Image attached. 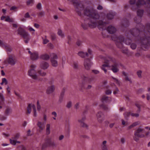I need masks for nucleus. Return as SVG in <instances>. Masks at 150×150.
I'll return each mask as SVG.
<instances>
[{
	"label": "nucleus",
	"mask_w": 150,
	"mask_h": 150,
	"mask_svg": "<svg viewBox=\"0 0 150 150\" xmlns=\"http://www.w3.org/2000/svg\"><path fill=\"white\" fill-rule=\"evenodd\" d=\"M144 10L138 9L137 11V16L134 18L135 22L137 24L138 28H134L129 30L127 28L129 25V21L125 18L121 23V27L123 31L126 30V39L122 35L117 36L113 35L111 37L112 40L116 42L117 47L122 49L123 53L127 52V49L124 48L122 44L124 42L127 45H130L132 40L140 45L142 49L144 50L148 49L150 46V23H147L144 26L141 23Z\"/></svg>",
	"instance_id": "1"
},
{
	"label": "nucleus",
	"mask_w": 150,
	"mask_h": 150,
	"mask_svg": "<svg viewBox=\"0 0 150 150\" xmlns=\"http://www.w3.org/2000/svg\"><path fill=\"white\" fill-rule=\"evenodd\" d=\"M71 1L79 16L81 17L83 16L88 17L87 20H85V23L82 24L81 26L83 29H86L88 26L91 28L98 27L100 30H103L102 34L104 38L108 37V35L105 34V31L110 34H113L116 32V30L115 27L112 25L106 27V25L109 24L108 21L105 22L104 19L98 20L99 18V16L96 10L89 7L84 8L83 5L78 0H72Z\"/></svg>",
	"instance_id": "2"
},
{
	"label": "nucleus",
	"mask_w": 150,
	"mask_h": 150,
	"mask_svg": "<svg viewBox=\"0 0 150 150\" xmlns=\"http://www.w3.org/2000/svg\"><path fill=\"white\" fill-rule=\"evenodd\" d=\"M105 64L102 65L101 69L103 70L105 73L107 72V69L110 67V63L111 62L113 63L112 65L111 70L114 73L117 72L119 71L118 67L119 64L116 62V59L112 58L110 56H108L106 57H103Z\"/></svg>",
	"instance_id": "3"
},
{
	"label": "nucleus",
	"mask_w": 150,
	"mask_h": 150,
	"mask_svg": "<svg viewBox=\"0 0 150 150\" xmlns=\"http://www.w3.org/2000/svg\"><path fill=\"white\" fill-rule=\"evenodd\" d=\"M18 34L24 40L25 43L28 42L30 39L29 34L23 28L20 27L17 30Z\"/></svg>",
	"instance_id": "4"
},
{
	"label": "nucleus",
	"mask_w": 150,
	"mask_h": 150,
	"mask_svg": "<svg viewBox=\"0 0 150 150\" xmlns=\"http://www.w3.org/2000/svg\"><path fill=\"white\" fill-rule=\"evenodd\" d=\"M16 59L15 56L13 55H10L4 61L5 64H9L11 65H14L16 63Z\"/></svg>",
	"instance_id": "5"
},
{
	"label": "nucleus",
	"mask_w": 150,
	"mask_h": 150,
	"mask_svg": "<svg viewBox=\"0 0 150 150\" xmlns=\"http://www.w3.org/2000/svg\"><path fill=\"white\" fill-rule=\"evenodd\" d=\"M47 60L50 58L51 59V62L53 66L57 67L58 65L57 62V61L58 58L57 55L54 53H52L50 54V56L47 54Z\"/></svg>",
	"instance_id": "6"
},
{
	"label": "nucleus",
	"mask_w": 150,
	"mask_h": 150,
	"mask_svg": "<svg viewBox=\"0 0 150 150\" xmlns=\"http://www.w3.org/2000/svg\"><path fill=\"white\" fill-rule=\"evenodd\" d=\"M145 131L144 129L141 128L139 127L134 132V136H137L138 137L143 138L145 137Z\"/></svg>",
	"instance_id": "7"
},
{
	"label": "nucleus",
	"mask_w": 150,
	"mask_h": 150,
	"mask_svg": "<svg viewBox=\"0 0 150 150\" xmlns=\"http://www.w3.org/2000/svg\"><path fill=\"white\" fill-rule=\"evenodd\" d=\"M35 66L33 65L31 66V68L28 71V74L33 79H37V76L36 75V72L35 70Z\"/></svg>",
	"instance_id": "8"
},
{
	"label": "nucleus",
	"mask_w": 150,
	"mask_h": 150,
	"mask_svg": "<svg viewBox=\"0 0 150 150\" xmlns=\"http://www.w3.org/2000/svg\"><path fill=\"white\" fill-rule=\"evenodd\" d=\"M41 59L43 61H42L41 66L42 69H44L47 68V54H42L40 57Z\"/></svg>",
	"instance_id": "9"
},
{
	"label": "nucleus",
	"mask_w": 150,
	"mask_h": 150,
	"mask_svg": "<svg viewBox=\"0 0 150 150\" xmlns=\"http://www.w3.org/2000/svg\"><path fill=\"white\" fill-rule=\"evenodd\" d=\"M32 108L33 109L34 116L35 117L36 116L37 114L36 112V107L33 104H30L28 105L27 108V114H29L30 113Z\"/></svg>",
	"instance_id": "10"
},
{
	"label": "nucleus",
	"mask_w": 150,
	"mask_h": 150,
	"mask_svg": "<svg viewBox=\"0 0 150 150\" xmlns=\"http://www.w3.org/2000/svg\"><path fill=\"white\" fill-rule=\"evenodd\" d=\"M88 54L87 53H84L83 52H80L78 53V55L82 58H84L86 57H89L90 58H92V55L91 54L92 51L90 49H88Z\"/></svg>",
	"instance_id": "11"
},
{
	"label": "nucleus",
	"mask_w": 150,
	"mask_h": 150,
	"mask_svg": "<svg viewBox=\"0 0 150 150\" xmlns=\"http://www.w3.org/2000/svg\"><path fill=\"white\" fill-rule=\"evenodd\" d=\"M92 64V63L90 59L87 58L85 60L84 65L86 69L87 70L90 69Z\"/></svg>",
	"instance_id": "12"
},
{
	"label": "nucleus",
	"mask_w": 150,
	"mask_h": 150,
	"mask_svg": "<svg viewBox=\"0 0 150 150\" xmlns=\"http://www.w3.org/2000/svg\"><path fill=\"white\" fill-rule=\"evenodd\" d=\"M0 46L5 48L7 52H11L12 50L11 47L7 44L3 42L0 40Z\"/></svg>",
	"instance_id": "13"
},
{
	"label": "nucleus",
	"mask_w": 150,
	"mask_h": 150,
	"mask_svg": "<svg viewBox=\"0 0 150 150\" xmlns=\"http://www.w3.org/2000/svg\"><path fill=\"white\" fill-rule=\"evenodd\" d=\"M97 117L98 121L102 122L104 119V115L101 112H99L97 114Z\"/></svg>",
	"instance_id": "14"
},
{
	"label": "nucleus",
	"mask_w": 150,
	"mask_h": 150,
	"mask_svg": "<svg viewBox=\"0 0 150 150\" xmlns=\"http://www.w3.org/2000/svg\"><path fill=\"white\" fill-rule=\"evenodd\" d=\"M28 53L30 54L31 59L33 60H36L38 58V54L37 52L32 53L30 51H28Z\"/></svg>",
	"instance_id": "15"
},
{
	"label": "nucleus",
	"mask_w": 150,
	"mask_h": 150,
	"mask_svg": "<svg viewBox=\"0 0 150 150\" xmlns=\"http://www.w3.org/2000/svg\"><path fill=\"white\" fill-rule=\"evenodd\" d=\"M81 79L84 82L86 81L89 83H91L94 79L93 78H90L88 76H86L84 75L81 76Z\"/></svg>",
	"instance_id": "16"
},
{
	"label": "nucleus",
	"mask_w": 150,
	"mask_h": 150,
	"mask_svg": "<svg viewBox=\"0 0 150 150\" xmlns=\"http://www.w3.org/2000/svg\"><path fill=\"white\" fill-rule=\"evenodd\" d=\"M125 118L127 119V117L130 115L133 117H138L139 116V114L138 113H131L130 112H127L124 114Z\"/></svg>",
	"instance_id": "17"
},
{
	"label": "nucleus",
	"mask_w": 150,
	"mask_h": 150,
	"mask_svg": "<svg viewBox=\"0 0 150 150\" xmlns=\"http://www.w3.org/2000/svg\"><path fill=\"white\" fill-rule=\"evenodd\" d=\"M37 125L39 128L40 132L44 129L45 126V123L44 122H38L37 123Z\"/></svg>",
	"instance_id": "18"
},
{
	"label": "nucleus",
	"mask_w": 150,
	"mask_h": 150,
	"mask_svg": "<svg viewBox=\"0 0 150 150\" xmlns=\"http://www.w3.org/2000/svg\"><path fill=\"white\" fill-rule=\"evenodd\" d=\"M101 100L102 102L103 103H108L111 101V98L110 97L104 95L102 96Z\"/></svg>",
	"instance_id": "19"
},
{
	"label": "nucleus",
	"mask_w": 150,
	"mask_h": 150,
	"mask_svg": "<svg viewBox=\"0 0 150 150\" xmlns=\"http://www.w3.org/2000/svg\"><path fill=\"white\" fill-rule=\"evenodd\" d=\"M12 112V110L10 107H8L6 108L4 112V114L6 116L11 115Z\"/></svg>",
	"instance_id": "20"
},
{
	"label": "nucleus",
	"mask_w": 150,
	"mask_h": 150,
	"mask_svg": "<svg viewBox=\"0 0 150 150\" xmlns=\"http://www.w3.org/2000/svg\"><path fill=\"white\" fill-rule=\"evenodd\" d=\"M50 86L47 88V94L52 93L55 89V87L53 85H52V82L50 83Z\"/></svg>",
	"instance_id": "21"
},
{
	"label": "nucleus",
	"mask_w": 150,
	"mask_h": 150,
	"mask_svg": "<svg viewBox=\"0 0 150 150\" xmlns=\"http://www.w3.org/2000/svg\"><path fill=\"white\" fill-rule=\"evenodd\" d=\"M115 14L116 13L115 12L111 11L108 13L107 17L108 19L111 20L113 18Z\"/></svg>",
	"instance_id": "22"
},
{
	"label": "nucleus",
	"mask_w": 150,
	"mask_h": 150,
	"mask_svg": "<svg viewBox=\"0 0 150 150\" xmlns=\"http://www.w3.org/2000/svg\"><path fill=\"white\" fill-rule=\"evenodd\" d=\"M85 119V117H82L81 120H79V122L80 123L82 127L87 128L88 126L87 125L84 123L83 122Z\"/></svg>",
	"instance_id": "23"
},
{
	"label": "nucleus",
	"mask_w": 150,
	"mask_h": 150,
	"mask_svg": "<svg viewBox=\"0 0 150 150\" xmlns=\"http://www.w3.org/2000/svg\"><path fill=\"white\" fill-rule=\"evenodd\" d=\"M65 88H64L63 89L62 92L61 93L60 95L59 96V100L58 101V102L59 103H61L63 101L64 94L65 91Z\"/></svg>",
	"instance_id": "24"
},
{
	"label": "nucleus",
	"mask_w": 150,
	"mask_h": 150,
	"mask_svg": "<svg viewBox=\"0 0 150 150\" xmlns=\"http://www.w3.org/2000/svg\"><path fill=\"white\" fill-rule=\"evenodd\" d=\"M47 146H50L54 148L57 145L53 142L51 141H49L47 138Z\"/></svg>",
	"instance_id": "25"
},
{
	"label": "nucleus",
	"mask_w": 150,
	"mask_h": 150,
	"mask_svg": "<svg viewBox=\"0 0 150 150\" xmlns=\"http://www.w3.org/2000/svg\"><path fill=\"white\" fill-rule=\"evenodd\" d=\"M106 141H104L103 142L101 145L102 148L103 150H108L107 146L106 145Z\"/></svg>",
	"instance_id": "26"
},
{
	"label": "nucleus",
	"mask_w": 150,
	"mask_h": 150,
	"mask_svg": "<svg viewBox=\"0 0 150 150\" xmlns=\"http://www.w3.org/2000/svg\"><path fill=\"white\" fill-rule=\"evenodd\" d=\"M82 89H83L86 88L87 89H89L91 88V86L90 85H89L88 86L87 88H86L85 85L83 83L82 84H81L80 85Z\"/></svg>",
	"instance_id": "27"
},
{
	"label": "nucleus",
	"mask_w": 150,
	"mask_h": 150,
	"mask_svg": "<svg viewBox=\"0 0 150 150\" xmlns=\"http://www.w3.org/2000/svg\"><path fill=\"white\" fill-rule=\"evenodd\" d=\"M100 108L102 109L103 110H108V107L107 106L104 104L101 105H100Z\"/></svg>",
	"instance_id": "28"
},
{
	"label": "nucleus",
	"mask_w": 150,
	"mask_h": 150,
	"mask_svg": "<svg viewBox=\"0 0 150 150\" xmlns=\"http://www.w3.org/2000/svg\"><path fill=\"white\" fill-rule=\"evenodd\" d=\"M5 21L9 22H14L13 19V18H10L9 16H7L6 17V18Z\"/></svg>",
	"instance_id": "29"
},
{
	"label": "nucleus",
	"mask_w": 150,
	"mask_h": 150,
	"mask_svg": "<svg viewBox=\"0 0 150 150\" xmlns=\"http://www.w3.org/2000/svg\"><path fill=\"white\" fill-rule=\"evenodd\" d=\"M26 3L28 6H32L34 3V0H26Z\"/></svg>",
	"instance_id": "30"
},
{
	"label": "nucleus",
	"mask_w": 150,
	"mask_h": 150,
	"mask_svg": "<svg viewBox=\"0 0 150 150\" xmlns=\"http://www.w3.org/2000/svg\"><path fill=\"white\" fill-rule=\"evenodd\" d=\"M122 74L125 76V79L126 81H128L130 82V83H131V81L130 79H129L128 77L127 76L126 73L125 72H122Z\"/></svg>",
	"instance_id": "31"
},
{
	"label": "nucleus",
	"mask_w": 150,
	"mask_h": 150,
	"mask_svg": "<svg viewBox=\"0 0 150 150\" xmlns=\"http://www.w3.org/2000/svg\"><path fill=\"white\" fill-rule=\"evenodd\" d=\"M19 134L18 133H16L14 136V137H12V139L16 140L19 138Z\"/></svg>",
	"instance_id": "32"
},
{
	"label": "nucleus",
	"mask_w": 150,
	"mask_h": 150,
	"mask_svg": "<svg viewBox=\"0 0 150 150\" xmlns=\"http://www.w3.org/2000/svg\"><path fill=\"white\" fill-rule=\"evenodd\" d=\"M9 141L11 144L15 145L16 144V140L14 139H10Z\"/></svg>",
	"instance_id": "33"
},
{
	"label": "nucleus",
	"mask_w": 150,
	"mask_h": 150,
	"mask_svg": "<svg viewBox=\"0 0 150 150\" xmlns=\"http://www.w3.org/2000/svg\"><path fill=\"white\" fill-rule=\"evenodd\" d=\"M58 34L61 37L63 38L64 36V35L62 33V30L60 29L58 31Z\"/></svg>",
	"instance_id": "34"
},
{
	"label": "nucleus",
	"mask_w": 150,
	"mask_h": 150,
	"mask_svg": "<svg viewBox=\"0 0 150 150\" xmlns=\"http://www.w3.org/2000/svg\"><path fill=\"white\" fill-rule=\"evenodd\" d=\"M131 48L133 50L135 49L137 47V45L134 43H132L130 45Z\"/></svg>",
	"instance_id": "35"
},
{
	"label": "nucleus",
	"mask_w": 150,
	"mask_h": 150,
	"mask_svg": "<svg viewBox=\"0 0 150 150\" xmlns=\"http://www.w3.org/2000/svg\"><path fill=\"white\" fill-rule=\"evenodd\" d=\"M19 150H26V148L23 145H21L18 147Z\"/></svg>",
	"instance_id": "36"
},
{
	"label": "nucleus",
	"mask_w": 150,
	"mask_h": 150,
	"mask_svg": "<svg viewBox=\"0 0 150 150\" xmlns=\"http://www.w3.org/2000/svg\"><path fill=\"white\" fill-rule=\"evenodd\" d=\"M28 30L30 32H31L33 34L35 31V30L32 27H28Z\"/></svg>",
	"instance_id": "37"
},
{
	"label": "nucleus",
	"mask_w": 150,
	"mask_h": 150,
	"mask_svg": "<svg viewBox=\"0 0 150 150\" xmlns=\"http://www.w3.org/2000/svg\"><path fill=\"white\" fill-rule=\"evenodd\" d=\"M6 117L4 115H0V120H4L6 119Z\"/></svg>",
	"instance_id": "38"
},
{
	"label": "nucleus",
	"mask_w": 150,
	"mask_h": 150,
	"mask_svg": "<svg viewBox=\"0 0 150 150\" xmlns=\"http://www.w3.org/2000/svg\"><path fill=\"white\" fill-rule=\"evenodd\" d=\"M44 12L43 11H40L38 13V15L39 17H42L44 16Z\"/></svg>",
	"instance_id": "39"
},
{
	"label": "nucleus",
	"mask_w": 150,
	"mask_h": 150,
	"mask_svg": "<svg viewBox=\"0 0 150 150\" xmlns=\"http://www.w3.org/2000/svg\"><path fill=\"white\" fill-rule=\"evenodd\" d=\"M38 73L39 74L42 76H45L46 74V73L42 71H39Z\"/></svg>",
	"instance_id": "40"
},
{
	"label": "nucleus",
	"mask_w": 150,
	"mask_h": 150,
	"mask_svg": "<svg viewBox=\"0 0 150 150\" xmlns=\"http://www.w3.org/2000/svg\"><path fill=\"white\" fill-rule=\"evenodd\" d=\"M113 79L114 80V82L117 85H120V82L117 79L114 77H112Z\"/></svg>",
	"instance_id": "41"
},
{
	"label": "nucleus",
	"mask_w": 150,
	"mask_h": 150,
	"mask_svg": "<svg viewBox=\"0 0 150 150\" xmlns=\"http://www.w3.org/2000/svg\"><path fill=\"white\" fill-rule=\"evenodd\" d=\"M47 147V143H46V142H45L44 144H42V150H43L45 149Z\"/></svg>",
	"instance_id": "42"
},
{
	"label": "nucleus",
	"mask_w": 150,
	"mask_h": 150,
	"mask_svg": "<svg viewBox=\"0 0 150 150\" xmlns=\"http://www.w3.org/2000/svg\"><path fill=\"white\" fill-rule=\"evenodd\" d=\"M51 38L52 40H55L56 38L55 35L54 33H52L51 34Z\"/></svg>",
	"instance_id": "43"
},
{
	"label": "nucleus",
	"mask_w": 150,
	"mask_h": 150,
	"mask_svg": "<svg viewBox=\"0 0 150 150\" xmlns=\"http://www.w3.org/2000/svg\"><path fill=\"white\" fill-rule=\"evenodd\" d=\"M52 115L53 116H54V117H53V118L54 120H55L56 118L55 117H56L57 116V114L56 112H52Z\"/></svg>",
	"instance_id": "44"
},
{
	"label": "nucleus",
	"mask_w": 150,
	"mask_h": 150,
	"mask_svg": "<svg viewBox=\"0 0 150 150\" xmlns=\"http://www.w3.org/2000/svg\"><path fill=\"white\" fill-rule=\"evenodd\" d=\"M92 72L95 74H97L99 73V71L97 70L93 69L92 70Z\"/></svg>",
	"instance_id": "45"
},
{
	"label": "nucleus",
	"mask_w": 150,
	"mask_h": 150,
	"mask_svg": "<svg viewBox=\"0 0 150 150\" xmlns=\"http://www.w3.org/2000/svg\"><path fill=\"white\" fill-rule=\"evenodd\" d=\"M47 47H49L50 49H52L53 48V45L52 44L50 43L47 44Z\"/></svg>",
	"instance_id": "46"
},
{
	"label": "nucleus",
	"mask_w": 150,
	"mask_h": 150,
	"mask_svg": "<svg viewBox=\"0 0 150 150\" xmlns=\"http://www.w3.org/2000/svg\"><path fill=\"white\" fill-rule=\"evenodd\" d=\"M2 81L5 85H7L8 83V82L6 79L5 78H3L2 79Z\"/></svg>",
	"instance_id": "47"
},
{
	"label": "nucleus",
	"mask_w": 150,
	"mask_h": 150,
	"mask_svg": "<svg viewBox=\"0 0 150 150\" xmlns=\"http://www.w3.org/2000/svg\"><path fill=\"white\" fill-rule=\"evenodd\" d=\"M112 93V91L111 90L109 89H107L105 91V93L107 95H109Z\"/></svg>",
	"instance_id": "48"
},
{
	"label": "nucleus",
	"mask_w": 150,
	"mask_h": 150,
	"mask_svg": "<svg viewBox=\"0 0 150 150\" xmlns=\"http://www.w3.org/2000/svg\"><path fill=\"white\" fill-rule=\"evenodd\" d=\"M140 123V122L139 121H137L135 122L134 123H133L132 124L134 126V127H135L138 125H139Z\"/></svg>",
	"instance_id": "49"
},
{
	"label": "nucleus",
	"mask_w": 150,
	"mask_h": 150,
	"mask_svg": "<svg viewBox=\"0 0 150 150\" xmlns=\"http://www.w3.org/2000/svg\"><path fill=\"white\" fill-rule=\"evenodd\" d=\"M135 105L138 108V112H139L140 110V105L137 103H136Z\"/></svg>",
	"instance_id": "50"
},
{
	"label": "nucleus",
	"mask_w": 150,
	"mask_h": 150,
	"mask_svg": "<svg viewBox=\"0 0 150 150\" xmlns=\"http://www.w3.org/2000/svg\"><path fill=\"white\" fill-rule=\"evenodd\" d=\"M37 8L38 9H40L41 8V4L40 3H39L37 5Z\"/></svg>",
	"instance_id": "51"
},
{
	"label": "nucleus",
	"mask_w": 150,
	"mask_h": 150,
	"mask_svg": "<svg viewBox=\"0 0 150 150\" xmlns=\"http://www.w3.org/2000/svg\"><path fill=\"white\" fill-rule=\"evenodd\" d=\"M17 8V7L15 6H13L10 8L11 10H13L16 11Z\"/></svg>",
	"instance_id": "52"
},
{
	"label": "nucleus",
	"mask_w": 150,
	"mask_h": 150,
	"mask_svg": "<svg viewBox=\"0 0 150 150\" xmlns=\"http://www.w3.org/2000/svg\"><path fill=\"white\" fill-rule=\"evenodd\" d=\"M37 109L38 111L40 110V106L39 105V102L38 101L37 102Z\"/></svg>",
	"instance_id": "53"
},
{
	"label": "nucleus",
	"mask_w": 150,
	"mask_h": 150,
	"mask_svg": "<svg viewBox=\"0 0 150 150\" xmlns=\"http://www.w3.org/2000/svg\"><path fill=\"white\" fill-rule=\"evenodd\" d=\"M43 40V43L44 44H46L47 43V39L46 38V36L45 38H42Z\"/></svg>",
	"instance_id": "54"
},
{
	"label": "nucleus",
	"mask_w": 150,
	"mask_h": 150,
	"mask_svg": "<svg viewBox=\"0 0 150 150\" xmlns=\"http://www.w3.org/2000/svg\"><path fill=\"white\" fill-rule=\"evenodd\" d=\"M71 105V102H69L68 103L67 105V108H70Z\"/></svg>",
	"instance_id": "55"
},
{
	"label": "nucleus",
	"mask_w": 150,
	"mask_h": 150,
	"mask_svg": "<svg viewBox=\"0 0 150 150\" xmlns=\"http://www.w3.org/2000/svg\"><path fill=\"white\" fill-rule=\"evenodd\" d=\"M73 66L74 68L77 69L78 67L77 63L76 62H74V63Z\"/></svg>",
	"instance_id": "56"
},
{
	"label": "nucleus",
	"mask_w": 150,
	"mask_h": 150,
	"mask_svg": "<svg viewBox=\"0 0 150 150\" xmlns=\"http://www.w3.org/2000/svg\"><path fill=\"white\" fill-rule=\"evenodd\" d=\"M142 71H139L137 72V74L139 77H141Z\"/></svg>",
	"instance_id": "57"
},
{
	"label": "nucleus",
	"mask_w": 150,
	"mask_h": 150,
	"mask_svg": "<svg viewBox=\"0 0 150 150\" xmlns=\"http://www.w3.org/2000/svg\"><path fill=\"white\" fill-rule=\"evenodd\" d=\"M82 42L79 40H78L76 42V44L78 46H80Z\"/></svg>",
	"instance_id": "58"
},
{
	"label": "nucleus",
	"mask_w": 150,
	"mask_h": 150,
	"mask_svg": "<svg viewBox=\"0 0 150 150\" xmlns=\"http://www.w3.org/2000/svg\"><path fill=\"white\" fill-rule=\"evenodd\" d=\"M50 125L49 124H47V135L50 134Z\"/></svg>",
	"instance_id": "59"
},
{
	"label": "nucleus",
	"mask_w": 150,
	"mask_h": 150,
	"mask_svg": "<svg viewBox=\"0 0 150 150\" xmlns=\"http://www.w3.org/2000/svg\"><path fill=\"white\" fill-rule=\"evenodd\" d=\"M118 91L119 90L117 88H115V90L113 92V94L115 95L117 94Z\"/></svg>",
	"instance_id": "60"
},
{
	"label": "nucleus",
	"mask_w": 150,
	"mask_h": 150,
	"mask_svg": "<svg viewBox=\"0 0 150 150\" xmlns=\"http://www.w3.org/2000/svg\"><path fill=\"white\" fill-rule=\"evenodd\" d=\"M68 43L69 44H70V41L71 40V38L70 36H69L68 37Z\"/></svg>",
	"instance_id": "61"
},
{
	"label": "nucleus",
	"mask_w": 150,
	"mask_h": 150,
	"mask_svg": "<svg viewBox=\"0 0 150 150\" xmlns=\"http://www.w3.org/2000/svg\"><path fill=\"white\" fill-rule=\"evenodd\" d=\"M24 16L25 18H28L30 17V16L29 14V13L28 12H27L25 14Z\"/></svg>",
	"instance_id": "62"
},
{
	"label": "nucleus",
	"mask_w": 150,
	"mask_h": 150,
	"mask_svg": "<svg viewBox=\"0 0 150 150\" xmlns=\"http://www.w3.org/2000/svg\"><path fill=\"white\" fill-rule=\"evenodd\" d=\"M103 8V7L100 5H99L97 7V8L98 10H101Z\"/></svg>",
	"instance_id": "63"
},
{
	"label": "nucleus",
	"mask_w": 150,
	"mask_h": 150,
	"mask_svg": "<svg viewBox=\"0 0 150 150\" xmlns=\"http://www.w3.org/2000/svg\"><path fill=\"white\" fill-rule=\"evenodd\" d=\"M0 98L2 101H4V97L3 95L1 93L0 94Z\"/></svg>",
	"instance_id": "64"
}]
</instances>
